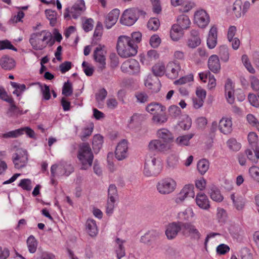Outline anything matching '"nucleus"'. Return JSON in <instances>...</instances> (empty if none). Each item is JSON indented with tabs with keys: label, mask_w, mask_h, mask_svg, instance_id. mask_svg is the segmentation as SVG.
<instances>
[{
	"label": "nucleus",
	"mask_w": 259,
	"mask_h": 259,
	"mask_svg": "<svg viewBox=\"0 0 259 259\" xmlns=\"http://www.w3.org/2000/svg\"><path fill=\"white\" fill-rule=\"evenodd\" d=\"M116 49L120 57L127 58L137 54L138 46L132 42L130 37L122 35L118 37Z\"/></svg>",
	"instance_id": "f257e3e1"
},
{
	"label": "nucleus",
	"mask_w": 259,
	"mask_h": 259,
	"mask_svg": "<svg viewBox=\"0 0 259 259\" xmlns=\"http://www.w3.org/2000/svg\"><path fill=\"white\" fill-rule=\"evenodd\" d=\"M77 158L82 164V169L85 170L91 167L94 155L89 144L82 143L79 145Z\"/></svg>",
	"instance_id": "f03ea898"
},
{
	"label": "nucleus",
	"mask_w": 259,
	"mask_h": 259,
	"mask_svg": "<svg viewBox=\"0 0 259 259\" xmlns=\"http://www.w3.org/2000/svg\"><path fill=\"white\" fill-rule=\"evenodd\" d=\"M145 12L138 8L127 9L123 13L120 21L123 25L131 26L136 22L140 15H145Z\"/></svg>",
	"instance_id": "7ed1b4c3"
},
{
	"label": "nucleus",
	"mask_w": 259,
	"mask_h": 259,
	"mask_svg": "<svg viewBox=\"0 0 259 259\" xmlns=\"http://www.w3.org/2000/svg\"><path fill=\"white\" fill-rule=\"evenodd\" d=\"M161 168L160 161L156 158H147L145 163L144 173L147 177L156 176L160 173Z\"/></svg>",
	"instance_id": "20e7f679"
},
{
	"label": "nucleus",
	"mask_w": 259,
	"mask_h": 259,
	"mask_svg": "<svg viewBox=\"0 0 259 259\" xmlns=\"http://www.w3.org/2000/svg\"><path fill=\"white\" fill-rule=\"evenodd\" d=\"M85 6L83 0H79L77 3H75L72 7H67L65 9L64 13V19L69 20L71 15L74 19H77L85 11Z\"/></svg>",
	"instance_id": "39448f33"
},
{
	"label": "nucleus",
	"mask_w": 259,
	"mask_h": 259,
	"mask_svg": "<svg viewBox=\"0 0 259 259\" xmlns=\"http://www.w3.org/2000/svg\"><path fill=\"white\" fill-rule=\"evenodd\" d=\"M108 201L106 205V213L111 215L114 208V203L118 199V193L116 186L114 184L109 185L108 190Z\"/></svg>",
	"instance_id": "423d86ee"
},
{
	"label": "nucleus",
	"mask_w": 259,
	"mask_h": 259,
	"mask_svg": "<svg viewBox=\"0 0 259 259\" xmlns=\"http://www.w3.org/2000/svg\"><path fill=\"white\" fill-rule=\"evenodd\" d=\"M176 183L171 178H166L160 181L157 185L158 192L162 194H169L176 188Z\"/></svg>",
	"instance_id": "0eeeda50"
},
{
	"label": "nucleus",
	"mask_w": 259,
	"mask_h": 259,
	"mask_svg": "<svg viewBox=\"0 0 259 259\" xmlns=\"http://www.w3.org/2000/svg\"><path fill=\"white\" fill-rule=\"evenodd\" d=\"M27 160V151L23 149H17L12 156V161L16 168L24 167Z\"/></svg>",
	"instance_id": "6e6552de"
},
{
	"label": "nucleus",
	"mask_w": 259,
	"mask_h": 259,
	"mask_svg": "<svg viewBox=\"0 0 259 259\" xmlns=\"http://www.w3.org/2000/svg\"><path fill=\"white\" fill-rule=\"evenodd\" d=\"M121 70L124 73L135 74L140 72V64L135 59H131L124 61L121 66Z\"/></svg>",
	"instance_id": "1a4fd4ad"
},
{
	"label": "nucleus",
	"mask_w": 259,
	"mask_h": 259,
	"mask_svg": "<svg viewBox=\"0 0 259 259\" xmlns=\"http://www.w3.org/2000/svg\"><path fill=\"white\" fill-rule=\"evenodd\" d=\"M182 225L183 235L185 236L190 235L191 238L198 240L201 237V234L196 227L191 223H183Z\"/></svg>",
	"instance_id": "9d476101"
},
{
	"label": "nucleus",
	"mask_w": 259,
	"mask_h": 259,
	"mask_svg": "<svg viewBox=\"0 0 259 259\" xmlns=\"http://www.w3.org/2000/svg\"><path fill=\"white\" fill-rule=\"evenodd\" d=\"M210 21L209 16L206 12L201 9L194 14V22L200 28H205Z\"/></svg>",
	"instance_id": "9b49d317"
},
{
	"label": "nucleus",
	"mask_w": 259,
	"mask_h": 259,
	"mask_svg": "<svg viewBox=\"0 0 259 259\" xmlns=\"http://www.w3.org/2000/svg\"><path fill=\"white\" fill-rule=\"evenodd\" d=\"M183 222H174L169 224L165 230V235L169 240L174 239L178 235V232L181 231L183 234L182 225Z\"/></svg>",
	"instance_id": "f8f14e48"
},
{
	"label": "nucleus",
	"mask_w": 259,
	"mask_h": 259,
	"mask_svg": "<svg viewBox=\"0 0 259 259\" xmlns=\"http://www.w3.org/2000/svg\"><path fill=\"white\" fill-rule=\"evenodd\" d=\"M148 148L151 151L165 153L170 149V146L160 139L151 140L148 144Z\"/></svg>",
	"instance_id": "ddd939ff"
},
{
	"label": "nucleus",
	"mask_w": 259,
	"mask_h": 259,
	"mask_svg": "<svg viewBox=\"0 0 259 259\" xmlns=\"http://www.w3.org/2000/svg\"><path fill=\"white\" fill-rule=\"evenodd\" d=\"M44 32H45L44 30L40 32L33 33L30 35L29 41L34 50H42L46 48V45L41 39V35Z\"/></svg>",
	"instance_id": "4468645a"
},
{
	"label": "nucleus",
	"mask_w": 259,
	"mask_h": 259,
	"mask_svg": "<svg viewBox=\"0 0 259 259\" xmlns=\"http://www.w3.org/2000/svg\"><path fill=\"white\" fill-rule=\"evenodd\" d=\"M195 193L193 185H186L176 199L177 203L183 202L186 197L194 198Z\"/></svg>",
	"instance_id": "2eb2a0df"
},
{
	"label": "nucleus",
	"mask_w": 259,
	"mask_h": 259,
	"mask_svg": "<svg viewBox=\"0 0 259 259\" xmlns=\"http://www.w3.org/2000/svg\"><path fill=\"white\" fill-rule=\"evenodd\" d=\"M127 142L125 140H122L116 146L115 155L118 160H122L127 156Z\"/></svg>",
	"instance_id": "dca6fc26"
},
{
	"label": "nucleus",
	"mask_w": 259,
	"mask_h": 259,
	"mask_svg": "<svg viewBox=\"0 0 259 259\" xmlns=\"http://www.w3.org/2000/svg\"><path fill=\"white\" fill-rule=\"evenodd\" d=\"M181 67L177 61L169 62L166 68V76L170 79H175L178 77Z\"/></svg>",
	"instance_id": "f3484780"
},
{
	"label": "nucleus",
	"mask_w": 259,
	"mask_h": 259,
	"mask_svg": "<svg viewBox=\"0 0 259 259\" xmlns=\"http://www.w3.org/2000/svg\"><path fill=\"white\" fill-rule=\"evenodd\" d=\"M94 58L99 64V68L101 70H103L106 67V63L103 48L101 45L95 49L94 52Z\"/></svg>",
	"instance_id": "a211bd4d"
},
{
	"label": "nucleus",
	"mask_w": 259,
	"mask_h": 259,
	"mask_svg": "<svg viewBox=\"0 0 259 259\" xmlns=\"http://www.w3.org/2000/svg\"><path fill=\"white\" fill-rule=\"evenodd\" d=\"M120 11L117 9L112 10L106 17L105 25L107 29L111 28L117 22Z\"/></svg>",
	"instance_id": "6ab92c4d"
},
{
	"label": "nucleus",
	"mask_w": 259,
	"mask_h": 259,
	"mask_svg": "<svg viewBox=\"0 0 259 259\" xmlns=\"http://www.w3.org/2000/svg\"><path fill=\"white\" fill-rule=\"evenodd\" d=\"M220 132L225 135L230 134L232 131V121L231 118H222L219 124Z\"/></svg>",
	"instance_id": "aec40b11"
},
{
	"label": "nucleus",
	"mask_w": 259,
	"mask_h": 259,
	"mask_svg": "<svg viewBox=\"0 0 259 259\" xmlns=\"http://www.w3.org/2000/svg\"><path fill=\"white\" fill-rule=\"evenodd\" d=\"M201 44V39L197 30L193 29L190 32V37L188 40L187 45L189 48L194 49Z\"/></svg>",
	"instance_id": "412c9836"
},
{
	"label": "nucleus",
	"mask_w": 259,
	"mask_h": 259,
	"mask_svg": "<svg viewBox=\"0 0 259 259\" xmlns=\"http://www.w3.org/2000/svg\"><path fill=\"white\" fill-rule=\"evenodd\" d=\"M208 66L210 70L214 73H218L221 69L220 60L218 56L211 55L208 60Z\"/></svg>",
	"instance_id": "4be33fe9"
},
{
	"label": "nucleus",
	"mask_w": 259,
	"mask_h": 259,
	"mask_svg": "<svg viewBox=\"0 0 259 259\" xmlns=\"http://www.w3.org/2000/svg\"><path fill=\"white\" fill-rule=\"evenodd\" d=\"M157 136L162 140V142L167 144L174 141V137L173 134L166 128H161L157 131Z\"/></svg>",
	"instance_id": "5701e85b"
},
{
	"label": "nucleus",
	"mask_w": 259,
	"mask_h": 259,
	"mask_svg": "<svg viewBox=\"0 0 259 259\" xmlns=\"http://www.w3.org/2000/svg\"><path fill=\"white\" fill-rule=\"evenodd\" d=\"M217 44V28L215 26L212 27L208 33L207 39V45L208 47L210 49H213Z\"/></svg>",
	"instance_id": "b1692460"
},
{
	"label": "nucleus",
	"mask_w": 259,
	"mask_h": 259,
	"mask_svg": "<svg viewBox=\"0 0 259 259\" xmlns=\"http://www.w3.org/2000/svg\"><path fill=\"white\" fill-rule=\"evenodd\" d=\"M208 194L211 199L214 201L221 202L224 199V197L221 194L220 190L214 185H211L209 187Z\"/></svg>",
	"instance_id": "393cba45"
},
{
	"label": "nucleus",
	"mask_w": 259,
	"mask_h": 259,
	"mask_svg": "<svg viewBox=\"0 0 259 259\" xmlns=\"http://www.w3.org/2000/svg\"><path fill=\"white\" fill-rule=\"evenodd\" d=\"M0 66L6 70H10L15 66L14 60L8 56H4L0 59Z\"/></svg>",
	"instance_id": "a878e982"
},
{
	"label": "nucleus",
	"mask_w": 259,
	"mask_h": 259,
	"mask_svg": "<svg viewBox=\"0 0 259 259\" xmlns=\"http://www.w3.org/2000/svg\"><path fill=\"white\" fill-rule=\"evenodd\" d=\"M196 202L199 207L204 209H206L210 206L208 199L204 193H199L197 194Z\"/></svg>",
	"instance_id": "bb28decb"
},
{
	"label": "nucleus",
	"mask_w": 259,
	"mask_h": 259,
	"mask_svg": "<svg viewBox=\"0 0 259 259\" xmlns=\"http://www.w3.org/2000/svg\"><path fill=\"white\" fill-rule=\"evenodd\" d=\"M194 134L190 133L187 135L179 136L175 140V143L181 147L190 145V140L194 137Z\"/></svg>",
	"instance_id": "cd10ccee"
},
{
	"label": "nucleus",
	"mask_w": 259,
	"mask_h": 259,
	"mask_svg": "<svg viewBox=\"0 0 259 259\" xmlns=\"http://www.w3.org/2000/svg\"><path fill=\"white\" fill-rule=\"evenodd\" d=\"M73 170L72 165L65 161H61L59 164V172L61 175L68 176Z\"/></svg>",
	"instance_id": "c85d7f7f"
},
{
	"label": "nucleus",
	"mask_w": 259,
	"mask_h": 259,
	"mask_svg": "<svg viewBox=\"0 0 259 259\" xmlns=\"http://www.w3.org/2000/svg\"><path fill=\"white\" fill-rule=\"evenodd\" d=\"M87 231L91 237H94L98 233V229L96 221L92 219H89L86 222Z\"/></svg>",
	"instance_id": "c756f323"
},
{
	"label": "nucleus",
	"mask_w": 259,
	"mask_h": 259,
	"mask_svg": "<svg viewBox=\"0 0 259 259\" xmlns=\"http://www.w3.org/2000/svg\"><path fill=\"white\" fill-rule=\"evenodd\" d=\"M147 112L154 115L159 112H163L166 109L164 106L157 103H151L149 104L146 108Z\"/></svg>",
	"instance_id": "7c9ffc66"
},
{
	"label": "nucleus",
	"mask_w": 259,
	"mask_h": 259,
	"mask_svg": "<svg viewBox=\"0 0 259 259\" xmlns=\"http://www.w3.org/2000/svg\"><path fill=\"white\" fill-rule=\"evenodd\" d=\"M103 137L100 135H96L94 136L92 146L95 153L97 154L102 147Z\"/></svg>",
	"instance_id": "2f4dec72"
},
{
	"label": "nucleus",
	"mask_w": 259,
	"mask_h": 259,
	"mask_svg": "<svg viewBox=\"0 0 259 259\" xmlns=\"http://www.w3.org/2000/svg\"><path fill=\"white\" fill-rule=\"evenodd\" d=\"M177 24L180 27L184 29H187L189 28L191 21L188 16L186 15H181L177 18Z\"/></svg>",
	"instance_id": "473e14b6"
},
{
	"label": "nucleus",
	"mask_w": 259,
	"mask_h": 259,
	"mask_svg": "<svg viewBox=\"0 0 259 259\" xmlns=\"http://www.w3.org/2000/svg\"><path fill=\"white\" fill-rule=\"evenodd\" d=\"M158 232L154 230L149 231L141 238V241L145 244H148L154 240L158 236Z\"/></svg>",
	"instance_id": "72a5a7b5"
},
{
	"label": "nucleus",
	"mask_w": 259,
	"mask_h": 259,
	"mask_svg": "<svg viewBox=\"0 0 259 259\" xmlns=\"http://www.w3.org/2000/svg\"><path fill=\"white\" fill-rule=\"evenodd\" d=\"M230 197L233 202L234 206L238 210H240L243 208L245 201L243 197L238 196L236 198L235 194H232Z\"/></svg>",
	"instance_id": "f704fd0d"
},
{
	"label": "nucleus",
	"mask_w": 259,
	"mask_h": 259,
	"mask_svg": "<svg viewBox=\"0 0 259 259\" xmlns=\"http://www.w3.org/2000/svg\"><path fill=\"white\" fill-rule=\"evenodd\" d=\"M35 84H38L39 89H40L41 93L42 95V100H49L51 98L50 89L49 85L37 82L34 83Z\"/></svg>",
	"instance_id": "c9c22d12"
},
{
	"label": "nucleus",
	"mask_w": 259,
	"mask_h": 259,
	"mask_svg": "<svg viewBox=\"0 0 259 259\" xmlns=\"http://www.w3.org/2000/svg\"><path fill=\"white\" fill-rule=\"evenodd\" d=\"M116 242L117 244V246L115 249L116 256L118 259H120L125 255V249L123 246V243L124 242V241L117 238Z\"/></svg>",
	"instance_id": "e433bc0d"
},
{
	"label": "nucleus",
	"mask_w": 259,
	"mask_h": 259,
	"mask_svg": "<svg viewBox=\"0 0 259 259\" xmlns=\"http://www.w3.org/2000/svg\"><path fill=\"white\" fill-rule=\"evenodd\" d=\"M8 103L10 104V107L8 109V113H10L11 116L22 115L27 112V110H26L25 112H23L22 110H20L19 108L15 104V102L13 98L12 102Z\"/></svg>",
	"instance_id": "4c0bfd02"
},
{
	"label": "nucleus",
	"mask_w": 259,
	"mask_h": 259,
	"mask_svg": "<svg viewBox=\"0 0 259 259\" xmlns=\"http://www.w3.org/2000/svg\"><path fill=\"white\" fill-rule=\"evenodd\" d=\"M45 14L47 19L50 21V24L52 26H54L57 23V12L55 11L48 9L45 11Z\"/></svg>",
	"instance_id": "58836bf2"
},
{
	"label": "nucleus",
	"mask_w": 259,
	"mask_h": 259,
	"mask_svg": "<svg viewBox=\"0 0 259 259\" xmlns=\"http://www.w3.org/2000/svg\"><path fill=\"white\" fill-rule=\"evenodd\" d=\"M209 162L205 159L200 160L197 163V169L202 175L205 174L209 168Z\"/></svg>",
	"instance_id": "ea45409f"
},
{
	"label": "nucleus",
	"mask_w": 259,
	"mask_h": 259,
	"mask_svg": "<svg viewBox=\"0 0 259 259\" xmlns=\"http://www.w3.org/2000/svg\"><path fill=\"white\" fill-rule=\"evenodd\" d=\"M27 244L29 251L31 253H34L36 250L37 243L35 237L31 235L27 240Z\"/></svg>",
	"instance_id": "a19ab883"
},
{
	"label": "nucleus",
	"mask_w": 259,
	"mask_h": 259,
	"mask_svg": "<svg viewBox=\"0 0 259 259\" xmlns=\"http://www.w3.org/2000/svg\"><path fill=\"white\" fill-rule=\"evenodd\" d=\"M242 5V3L241 0H236L233 4L232 10L237 18H240L243 14Z\"/></svg>",
	"instance_id": "79ce46f5"
},
{
	"label": "nucleus",
	"mask_w": 259,
	"mask_h": 259,
	"mask_svg": "<svg viewBox=\"0 0 259 259\" xmlns=\"http://www.w3.org/2000/svg\"><path fill=\"white\" fill-rule=\"evenodd\" d=\"M152 70L155 76H161L164 74L165 68L164 65L157 64L152 67Z\"/></svg>",
	"instance_id": "37998d69"
},
{
	"label": "nucleus",
	"mask_w": 259,
	"mask_h": 259,
	"mask_svg": "<svg viewBox=\"0 0 259 259\" xmlns=\"http://www.w3.org/2000/svg\"><path fill=\"white\" fill-rule=\"evenodd\" d=\"M21 131L22 130L18 128L4 134H2L0 135V137L4 139L16 138L21 136Z\"/></svg>",
	"instance_id": "c03bdc74"
},
{
	"label": "nucleus",
	"mask_w": 259,
	"mask_h": 259,
	"mask_svg": "<svg viewBox=\"0 0 259 259\" xmlns=\"http://www.w3.org/2000/svg\"><path fill=\"white\" fill-rule=\"evenodd\" d=\"M73 93V88L71 82L69 81L65 82L63 88L62 93L63 95L68 97L72 95Z\"/></svg>",
	"instance_id": "a18cd8bd"
},
{
	"label": "nucleus",
	"mask_w": 259,
	"mask_h": 259,
	"mask_svg": "<svg viewBox=\"0 0 259 259\" xmlns=\"http://www.w3.org/2000/svg\"><path fill=\"white\" fill-rule=\"evenodd\" d=\"M144 118L145 117L143 114L136 113L131 117L129 122L130 124L138 125L144 119Z\"/></svg>",
	"instance_id": "49530a36"
},
{
	"label": "nucleus",
	"mask_w": 259,
	"mask_h": 259,
	"mask_svg": "<svg viewBox=\"0 0 259 259\" xmlns=\"http://www.w3.org/2000/svg\"><path fill=\"white\" fill-rule=\"evenodd\" d=\"M31 184V180L29 179H24L20 181L18 186L22 188L23 190L30 191L32 188Z\"/></svg>",
	"instance_id": "de8ad7c7"
},
{
	"label": "nucleus",
	"mask_w": 259,
	"mask_h": 259,
	"mask_svg": "<svg viewBox=\"0 0 259 259\" xmlns=\"http://www.w3.org/2000/svg\"><path fill=\"white\" fill-rule=\"evenodd\" d=\"M160 25L159 20L155 18H151L148 22L147 27L151 30H157Z\"/></svg>",
	"instance_id": "09e8293b"
},
{
	"label": "nucleus",
	"mask_w": 259,
	"mask_h": 259,
	"mask_svg": "<svg viewBox=\"0 0 259 259\" xmlns=\"http://www.w3.org/2000/svg\"><path fill=\"white\" fill-rule=\"evenodd\" d=\"M229 149L234 151H238L241 148V144L237 142L235 139H230L227 142Z\"/></svg>",
	"instance_id": "8fccbe9b"
},
{
	"label": "nucleus",
	"mask_w": 259,
	"mask_h": 259,
	"mask_svg": "<svg viewBox=\"0 0 259 259\" xmlns=\"http://www.w3.org/2000/svg\"><path fill=\"white\" fill-rule=\"evenodd\" d=\"M168 112L171 117L178 118L181 113V110L178 106L171 105L168 108Z\"/></svg>",
	"instance_id": "3c124183"
},
{
	"label": "nucleus",
	"mask_w": 259,
	"mask_h": 259,
	"mask_svg": "<svg viewBox=\"0 0 259 259\" xmlns=\"http://www.w3.org/2000/svg\"><path fill=\"white\" fill-rule=\"evenodd\" d=\"M5 49L12 50L16 52L17 51V48L14 47L11 42L7 39L0 40V50Z\"/></svg>",
	"instance_id": "603ef678"
},
{
	"label": "nucleus",
	"mask_w": 259,
	"mask_h": 259,
	"mask_svg": "<svg viewBox=\"0 0 259 259\" xmlns=\"http://www.w3.org/2000/svg\"><path fill=\"white\" fill-rule=\"evenodd\" d=\"M242 61L247 70L251 73L255 72L254 69L252 67L250 62L249 61L248 58L246 55H243L242 56Z\"/></svg>",
	"instance_id": "864d4df0"
},
{
	"label": "nucleus",
	"mask_w": 259,
	"mask_h": 259,
	"mask_svg": "<svg viewBox=\"0 0 259 259\" xmlns=\"http://www.w3.org/2000/svg\"><path fill=\"white\" fill-rule=\"evenodd\" d=\"M179 162L178 157L176 155L172 154L167 159V165L169 167L174 168Z\"/></svg>",
	"instance_id": "5fc2aeb1"
},
{
	"label": "nucleus",
	"mask_w": 259,
	"mask_h": 259,
	"mask_svg": "<svg viewBox=\"0 0 259 259\" xmlns=\"http://www.w3.org/2000/svg\"><path fill=\"white\" fill-rule=\"evenodd\" d=\"M154 122L157 123H162L166 122L167 118L166 115H164L162 112L158 113L155 114L152 118Z\"/></svg>",
	"instance_id": "6e6d98bb"
},
{
	"label": "nucleus",
	"mask_w": 259,
	"mask_h": 259,
	"mask_svg": "<svg viewBox=\"0 0 259 259\" xmlns=\"http://www.w3.org/2000/svg\"><path fill=\"white\" fill-rule=\"evenodd\" d=\"M220 56L221 60L227 62L229 60V54L227 48L225 46H222L220 49Z\"/></svg>",
	"instance_id": "4d7b16f0"
},
{
	"label": "nucleus",
	"mask_w": 259,
	"mask_h": 259,
	"mask_svg": "<svg viewBox=\"0 0 259 259\" xmlns=\"http://www.w3.org/2000/svg\"><path fill=\"white\" fill-rule=\"evenodd\" d=\"M246 119L250 125L252 126L255 127L258 130H259L258 121L253 115L251 114H248L246 116Z\"/></svg>",
	"instance_id": "13d9d810"
},
{
	"label": "nucleus",
	"mask_w": 259,
	"mask_h": 259,
	"mask_svg": "<svg viewBox=\"0 0 259 259\" xmlns=\"http://www.w3.org/2000/svg\"><path fill=\"white\" fill-rule=\"evenodd\" d=\"M249 173L254 180L259 182V168L252 166L249 169Z\"/></svg>",
	"instance_id": "bf43d9fd"
},
{
	"label": "nucleus",
	"mask_w": 259,
	"mask_h": 259,
	"mask_svg": "<svg viewBox=\"0 0 259 259\" xmlns=\"http://www.w3.org/2000/svg\"><path fill=\"white\" fill-rule=\"evenodd\" d=\"M0 99L7 102H12V97H9L5 89L0 87Z\"/></svg>",
	"instance_id": "052dcab7"
},
{
	"label": "nucleus",
	"mask_w": 259,
	"mask_h": 259,
	"mask_svg": "<svg viewBox=\"0 0 259 259\" xmlns=\"http://www.w3.org/2000/svg\"><path fill=\"white\" fill-rule=\"evenodd\" d=\"M180 216H183L184 219L188 220L194 216V212L191 208L188 207L185 211L179 213Z\"/></svg>",
	"instance_id": "680f3d73"
},
{
	"label": "nucleus",
	"mask_w": 259,
	"mask_h": 259,
	"mask_svg": "<svg viewBox=\"0 0 259 259\" xmlns=\"http://www.w3.org/2000/svg\"><path fill=\"white\" fill-rule=\"evenodd\" d=\"M93 128L92 127L84 128L80 135V138L82 141H85L86 139L91 136L93 132Z\"/></svg>",
	"instance_id": "e2e57ef3"
},
{
	"label": "nucleus",
	"mask_w": 259,
	"mask_h": 259,
	"mask_svg": "<svg viewBox=\"0 0 259 259\" xmlns=\"http://www.w3.org/2000/svg\"><path fill=\"white\" fill-rule=\"evenodd\" d=\"M82 28L85 32H89L93 28V20L91 18L86 20L82 24Z\"/></svg>",
	"instance_id": "0e129e2a"
},
{
	"label": "nucleus",
	"mask_w": 259,
	"mask_h": 259,
	"mask_svg": "<svg viewBox=\"0 0 259 259\" xmlns=\"http://www.w3.org/2000/svg\"><path fill=\"white\" fill-rule=\"evenodd\" d=\"M130 37L132 42L135 44L139 43L142 39V33L139 31L133 32Z\"/></svg>",
	"instance_id": "69168bd1"
},
{
	"label": "nucleus",
	"mask_w": 259,
	"mask_h": 259,
	"mask_svg": "<svg viewBox=\"0 0 259 259\" xmlns=\"http://www.w3.org/2000/svg\"><path fill=\"white\" fill-rule=\"evenodd\" d=\"M160 41V38L157 35H152L150 39V44L153 48H157Z\"/></svg>",
	"instance_id": "338daca9"
},
{
	"label": "nucleus",
	"mask_w": 259,
	"mask_h": 259,
	"mask_svg": "<svg viewBox=\"0 0 259 259\" xmlns=\"http://www.w3.org/2000/svg\"><path fill=\"white\" fill-rule=\"evenodd\" d=\"M229 250V247L225 244H221L217 247V252L219 254H225Z\"/></svg>",
	"instance_id": "774afa93"
}]
</instances>
